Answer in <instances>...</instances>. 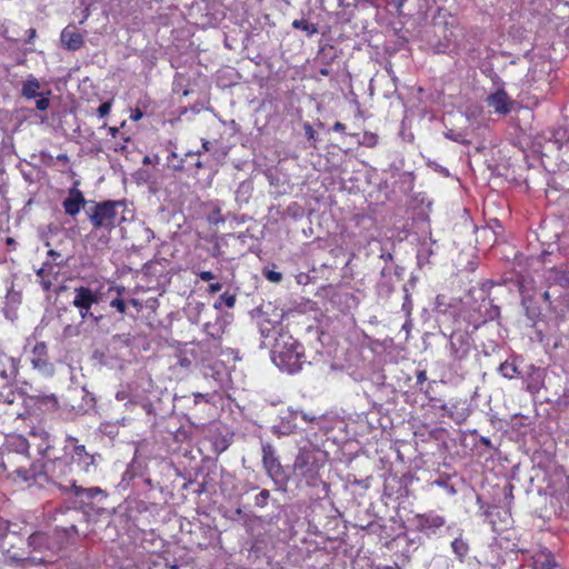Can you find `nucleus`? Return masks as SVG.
I'll use <instances>...</instances> for the list:
<instances>
[{"label":"nucleus","instance_id":"obj_1","mask_svg":"<svg viewBox=\"0 0 569 569\" xmlns=\"http://www.w3.org/2000/svg\"><path fill=\"white\" fill-rule=\"evenodd\" d=\"M61 456H54L47 467L49 479L64 492H72L76 497H86L88 500L104 495L99 487L82 488L77 485L76 472H89L96 463V456L90 453L78 438L68 436Z\"/></svg>","mask_w":569,"mask_h":569},{"label":"nucleus","instance_id":"obj_2","mask_svg":"<svg viewBox=\"0 0 569 569\" xmlns=\"http://www.w3.org/2000/svg\"><path fill=\"white\" fill-rule=\"evenodd\" d=\"M47 462L31 460L29 442L26 436L9 433L2 445L1 467L14 483L31 485L41 476H48Z\"/></svg>","mask_w":569,"mask_h":569},{"label":"nucleus","instance_id":"obj_3","mask_svg":"<svg viewBox=\"0 0 569 569\" xmlns=\"http://www.w3.org/2000/svg\"><path fill=\"white\" fill-rule=\"evenodd\" d=\"M272 361L281 370L296 373L306 361L305 348L293 337L281 335L273 346Z\"/></svg>","mask_w":569,"mask_h":569},{"label":"nucleus","instance_id":"obj_4","mask_svg":"<svg viewBox=\"0 0 569 569\" xmlns=\"http://www.w3.org/2000/svg\"><path fill=\"white\" fill-rule=\"evenodd\" d=\"M126 208L122 200H104L94 203L89 221L94 230H103L110 233L117 226L124 221V217L120 216L118 209Z\"/></svg>","mask_w":569,"mask_h":569},{"label":"nucleus","instance_id":"obj_5","mask_svg":"<svg viewBox=\"0 0 569 569\" xmlns=\"http://www.w3.org/2000/svg\"><path fill=\"white\" fill-rule=\"evenodd\" d=\"M323 462L317 451L308 448L299 450L293 461V472L306 481L309 487H317L321 481L320 469Z\"/></svg>","mask_w":569,"mask_h":569},{"label":"nucleus","instance_id":"obj_6","mask_svg":"<svg viewBox=\"0 0 569 569\" xmlns=\"http://www.w3.org/2000/svg\"><path fill=\"white\" fill-rule=\"evenodd\" d=\"M262 466L269 478L276 486L283 487L288 482L286 471L276 453L273 446L269 442L262 443Z\"/></svg>","mask_w":569,"mask_h":569},{"label":"nucleus","instance_id":"obj_7","mask_svg":"<svg viewBox=\"0 0 569 569\" xmlns=\"http://www.w3.org/2000/svg\"><path fill=\"white\" fill-rule=\"evenodd\" d=\"M100 297L91 288L80 286L73 290L72 306L78 309L82 320L92 319L98 322L100 317H96L91 312L93 305L99 303Z\"/></svg>","mask_w":569,"mask_h":569},{"label":"nucleus","instance_id":"obj_8","mask_svg":"<svg viewBox=\"0 0 569 569\" xmlns=\"http://www.w3.org/2000/svg\"><path fill=\"white\" fill-rule=\"evenodd\" d=\"M26 412L29 416H40L49 412H54L59 408V400L54 393L39 392L36 395H28L23 399Z\"/></svg>","mask_w":569,"mask_h":569},{"label":"nucleus","instance_id":"obj_9","mask_svg":"<svg viewBox=\"0 0 569 569\" xmlns=\"http://www.w3.org/2000/svg\"><path fill=\"white\" fill-rule=\"evenodd\" d=\"M27 439L29 442V449L36 448L39 456L43 458H50V451L53 449L50 433L42 426H36L29 429L27 432Z\"/></svg>","mask_w":569,"mask_h":569},{"label":"nucleus","instance_id":"obj_10","mask_svg":"<svg viewBox=\"0 0 569 569\" xmlns=\"http://www.w3.org/2000/svg\"><path fill=\"white\" fill-rule=\"evenodd\" d=\"M472 338L467 331L456 330L450 335V356L455 361L465 360L472 348Z\"/></svg>","mask_w":569,"mask_h":569},{"label":"nucleus","instance_id":"obj_11","mask_svg":"<svg viewBox=\"0 0 569 569\" xmlns=\"http://www.w3.org/2000/svg\"><path fill=\"white\" fill-rule=\"evenodd\" d=\"M31 365L43 375L53 373V365L49 360L48 347L44 342H37L31 351Z\"/></svg>","mask_w":569,"mask_h":569},{"label":"nucleus","instance_id":"obj_12","mask_svg":"<svg viewBox=\"0 0 569 569\" xmlns=\"http://www.w3.org/2000/svg\"><path fill=\"white\" fill-rule=\"evenodd\" d=\"M19 372V360L0 348V386H11Z\"/></svg>","mask_w":569,"mask_h":569},{"label":"nucleus","instance_id":"obj_13","mask_svg":"<svg viewBox=\"0 0 569 569\" xmlns=\"http://www.w3.org/2000/svg\"><path fill=\"white\" fill-rule=\"evenodd\" d=\"M79 182L74 183V187L68 190V196L62 202L66 214L76 217L86 204V199L81 190L77 188Z\"/></svg>","mask_w":569,"mask_h":569},{"label":"nucleus","instance_id":"obj_14","mask_svg":"<svg viewBox=\"0 0 569 569\" xmlns=\"http://www.w3.org/2000/svg\"><path fill=\"white\" fill-rule=\"evenodd\" d=\"M438 408L456 422L465 421L470 415L467 400L465 399H455L440 405Z\"/></svg>","mask_w":569,"mask_h":569},{"label":"nucleus","instance_id":"obj_15","mask_svg":"<svg viewBox=\"0 0 569 569\" xmlns=\"http://www.w3.org/2000/svg\"><path fill=\"white\" fill-rule=\"evenodd\" d=\"M60 41L66 49L71 51H77L81 49L84 44L83 34L80 33L77 27L73 24L67 26L61 31Z\"/></svg>","mask_w":569,"mask_h":569},{"label":"nucleus","instance_id":"obj_16","mask_svg":"<svg viewBox=\"0 0 569 569\" xmlns=\"http://www.w3.org/2000/svg\"><path fill=\"white\" fill-rule=\"evenodd\" d=\"M487 101L488 106L493 108L496 113L507 114L511 111L512 101L508 93L502 89L491 93Z\"/></svg>","mask_w":569,"mask_h":569},{"label":"nucleus","instance_id":"obj_17","mask_svg":"<svg viewBox=\"0 0 569 569\" xmlns=\"http://www.w3.org/2000/svg\"><path fill=\"white\" fill-rule=\"evenodd\" d=\"M536 569H562L556 561L553 553L548 549H540L533 556Z\"/></svg>","mask_w":569,"mask_h":569},{"label":"nucleus","instance_id":"obj_18","mask_svg":"<svg viewBox=\"0 0 569 569\" xmlns=\"http://www.w3.org/2000/svg\"><path fill=\"white\" fill-rule=\"evenodd\" d=\"M418 520L423 529H439L446 523L442 516L432 512L419 516Z\"/></svg>","mask_w":569,"mask_h":569},{"label":"nucleus","instance_id":"obj_19","mask_svg":"<svg viewBox=\"0 0 569 569\" xmlns=\"http://www.w3.org/2000/svg\"><path fill=\"white\" fill-rule=\"evenodd\" d=\"M111 291H116L117 297H114L110 300L109 306L111 308L116 309L120 315L123 316L127 312V302L123 299V293L126 292V288L122 286L110 287L108 289V292H111Z\"/></svg>","mask_w":569,"mask_h":569},{"label":"nucleus","instance_id":"obj_20","mask_svg":"<svg viewBox=\"0 0 569 569\" xmlns=\"http://www.w3.org/2000/svg\"><path fill=\"white\" fill-rule=\"evenodd\" d=\"M39 90H40L39 80L34 77H30L27 81L23 82L22 89H21V94H22V97H24L27 99H32V98H37L38 96H40Z\"/></svg>","mask_w":569,"mask_h":569},{"label":"nucleus","instance_id":"obj_21","mask_svg":"<svg viewBox=\"0 0 569 569\" xmlns=\"http://www.w3.org/2000/svg\"><path fill=\"white\" fill-rule=\"evenodd\" d=\"M291 26L296 30L303 31L308 38H311L319 32L318 24L310 22L307 19H296L292 21Z\"/></svg>","mask_w":569,"mask_h":569},{"label":"nucleus","instance_id":"obj_22","mask_svg":"<svg viewBox=\"0 0 569 569\" xmlns=\"http://www.w3.org/2000/svg\"><path fill=\"white\" fill-rule=\"evenodd\" d=\"M204 331L214 340H221L223 335L222 322L218 319L213 323L207 322L204 325Z\"/></svg>","mask_w":569,"mask_h":569},{"label":"nucleus","instance_id":"obj_23","mask_svg":"<svg viewBox=\"0 0 569 569\" xmlns=\"http://www.w3.org/2000/svg\"><path fill=\"white\" fill-rule=\"evenodd\" d=\"M499 373L507 378L513 379L519 375L518 367L513 362L505 361L498 368Z\"/></svg>","mask_w":569,"mask_h":569},{"label":"nucleus","instance_id":"obj_24","mask_svg":"<svg viewBox=\"0 0 569 569\" xmlns=\"http://www.w3.org/2000/svg\"><path fill=\"white\" fill-rule=\"evenodd\" d=\"M16 393L11 386H0V402L12 403L14 402Z\"/></svg>","mask_w":569,"mask_h":569},{"label":"nucleus","instance_id":"obj_25","mask_svg":"<svg viewBox=\"0 0 569 569\" xmlns=\"http://www.w3.org/2000/svg\"><path fill=\"white\" fill-rule=\"evenodd\" d=\"M452 40L450 37L445 36L443 40H439L437 43L433 44V51L437 54H443L449 52L451 47Z\"/></svg>","mask_w":569,"mask_h":569},{"label":"nucleus","instance_id":"obj_26","mask_svg":"<svg viewBox=\"0 0 569 569\" xmlns=\"http://www.w3.org/2000/svg\"><path fill=\"white\" fill-rule=\"evenodd\" d=\"M207 221L212 226H218L219 223L224 222V218L222 217L221 209L216 207L207 216Z\"/></svg>","mask_w":569,"mask_h":569},{"label":"nucleus","instance_id":"obj_27","mask_svg":"<svg viewBox=\"0 0 569 569\" xmlns=\"http://www.w3.org/2000/svg\"><path fill=\"white\" fill-rule=\"evenodd\" d=\"M270 499V491L268 489H262L256 497H254V505L257 507L263 508L268 505V501Z\"/></svg>","mask_w":569,"mask_h":569},{"label":"nucleus","instance_id":"obj_28","mask_svg":"<svg viewBox=\"0 0 569 569\" xmlns=\"http://www.w3.org/2000/svg\"><path fill=\"white\" fill-rule=\"evenodd\" d=\"M451 547L460 558L465 557L468 552V546L461 539H455Z\"/></svg>","mask_w":569,"mask_h":569},{"label":"nucleus","instance_id":"obj_29","mask_svg":"<svg viewBox=\"0 0 569 569\" xmlns=\"http://www.w3.org/2000/svg\"><path fill=\"white\" fill-rule=\"evenodd\" d=\"M360 143L366 147L373 148L378 143V136L373 132L366 131L363 133V139Z\"/></svg>","mask_w":569,"mask_h":569},{"label":"nucleus","instance_id":"obj_30","mask_svg":"<svg viewBox=\"0 0 569 569\" xmlns=\"http://www.w3.org/2000/svg\"><path fill=\"white\" fill-rule=\"evenodd\" d=\"M111 107H112V100H108V101L101 103L99 106V108L97 109V114L100 118H104L106 116H108L110 113Z\"/></svg>","mask_w":569,"mask_h":569},{"label":"nucleus","instance_id":"obj_31","mask_svg":"<svg viewBox=\"0 0 569 569\" xmlns=\"http://www.w3.org/2000/svg\"><path fill=\"white\" fill-rule=\"evenodd\" d=\"M48 256L51 258V261H49L51 263V266H61L63 263V260H62V257H61V253L53 250V249H50L48 251Z\"/></svg>","mask_w":569,"mask_h":569},{"label":"nucleus","instance_id":"obj_32","mask_svg":"<svg viewBox=\"0 0 569 569\" xmlns=\"http://www.w3.org/2000/svg\"><path fill=\"white\" fill-rule=\"evenodd\" d=\"M219 299L228 308H233L236 305V296L229 292L222 293Z\"/></svg>","mask_w":569,"mask_h":569},{"label":"nucleus","instance_id":"obj_33","mask_svg":"<svg viewBox=\"0 0 569 569\" xmlns=\"http://www.w3.org/2000/svg\"><path fill=\"white\" fill-rule=\"evenodd\" d=\"M210 149H211V142L207 139H201V150H198L196 152L190 151L187 153V157L200 156L202 152L210 151Z\"/></svg>","mask_w":569,"mask_h":569},{"label":"nucleus","instance_id":"obj_34","mask_svg":"<svg viewBox=\"0 0 569 569\" xmlns=\"http://www.w3.org/2000/svg\"><path fill=\"white\" fill-rule=\"evenodd\" d=\"M53 267L50 262H44L43 266L38 270L37 274L39 278H48L52 273Z\"/></svg>","mask_w":569,"mask_h":569},{"label":"nucleus","instance_id":"obj_35","mask_svg":"<svg viewBox=\"0 0 569 569\" xmlns=\"http://www.w3.org/2000/svg\"><path fill=\"white\" fill-rule=\"evenodd\" d=\"M50 106V100L48 97L40 94V98L36 101V107L40 111H46Z\"/></svg>","mask_w":569,"mask_h":569},{"label":"nucleus","instance_id":"obj_36","mask_svg":"<svg viewBox=\"0 0 569 569\" xmlns=\"http://www.w3.org/2000/svg\"><path fill=\"white\" fill-rule=\"evenodd\" d=\"M264 276L271 282H280L282 280V274L274 270L266 271Z\"/></svg>","mask_w":569,"mask_h":569},{"label":"nucleus","instance_id":"obj_37","mask_svg":"<svg viewBox=\"0 0 569 569\" xmlns=\"http://www.w3.org/2000/svg\"><path fill=\"white\" fill-rule=\"evenodd\" d=\"M305 133L308 140H315L316 139V131L313 130L312 126L309 122H306L303 124Z\"/></svg>","mask_w":569,"mask_h":569},{"label":"nucleus","instance_id":"obj_38","mask_svg":"<svg viewBox=\"0 0 569 569\" xmlns=\"http://www.w3.org/2000/svg\"><path fill=\"white\" fill-rule=\"evenodd\" d=\"M143 118V111L140 108H134L131 110L130 119L132 121H139Z\"/></svg>","mask_w":569,"mask_h":569},{"label":"nucleus","instance_id":"obj_39","mask_svg":"<svg viewBox=\"0 0 569 569\" xmlns=\"http://www.w3.org/2000/svg\"><path fill=\"white\" fill-rule=\"evenodd\" d=\"M198 276L203 281H210L216 278V276L211 271H201L198 273Z\"/></svg>","mask_w":569,"mask_h":569},{"label":"nucleus","instance_id":"obj_40","mask_svg":"<svg viewBox=\"0 0 569 569\" xmlns=\"http://www.w3.org/2000/svg\"><path fill=\"white\" fill-rule=\"evenodd\" d=\"M221 288H222V284L220 282L210 283L208 287V292L216 293V292L220 291Z\"/></svg>","mask_w":569,"mask_h":569},{"label":"nucleus","instance_id":"obj_41","mask_svg":"<svg viewBox=\"0 0 569 569\" xmlns=\"http://www.w3.org/2000/svg\"><path fill=\"white\" fill-rule=\"evenodd\" d=\"M332 130L337 131V132H345L346 131V126L342 122L337 121L333 124Z\"/></svg>","mask_w":569,"mask_h":569},{"label":"nucleus","instance_id":"obj_42","mask_svg":"<svg viewBox=\"0 0 569 569\" xmlns=\"http://www.w3.org/2000/svg\"><path fill=\"white\" fill-rule=\"evenodd\" d=\"M41 286L44 290H50L52 286V281L48 278L41 279Z\"/></svg>","mask_w":569,"mask_h":569},{"label":"nucleus","instance_id":"obj_43","mask_svg":"<svg viewBox=\"0 0 569 569\" xmlns=\"http://www.w3.org/2000/svg\"><path fill=\"white\" fill-rule=\"evenodd\" d=\"M57 160L59 162H62L63 164H68L70 162V159L67 153H60L57 156Z\"/></svg>","mask_w":569,"mask_h":569},{"label":"nucleus","instance_id":"obj_44","mask_svg":"<svg viewBox=\"0 0 569 569\" xmlns=\"http://www.w3.org/2000/svg\"><path fill=\"white\" fill-rule=\"evenodd\" d=\"M108 133L112 137V138H116L119 133V129L117 127H108Z\"/></svg>","mask_w":569,"mask_h":569},{"label":"nucleus","instance_id":"obj_45","mask_svg":"<svg viewBox=\"0 0 569 569\" xmlns=\"http://www.w3.org/2000/svg\"><path fill=\"white\" fill-rule=\"evenodd\" d=\"M427 379L426 371H419L417 375L418 382L422 383Z\"/></svg>","mask_w":569,"mask_h":569},{"label":"nucleus","instance_id":"obj_46","mask_svg":"<svg viewBox=\"0 0 569 569\" xmlns=\"http://www.w3.org/2000/svg\"><path fill=\"white\" fill-rule=\"evenodd\" d=\"M447 137H448L449 139H451V140L456 141V142L466 143V141H465V140H461V139H460V134H456V136H453V134H447Z\"/></svg>","mask_w":569,"mask_h":569},{"label":"nucleus","instance_id":"obj_47","mask_svg":"<svg viewBox=\"0 0 569 569\" xmlns=\"http://www.w3.org/2000/svg\"><path fill=\"white\" fill-rule=\"evenodd\" d=\"M542 299H543L546 302L551 303V296H550L549 291H545V292L542 293Z\"/></svg>","mask_w":569,"mask_h":569},{"label":"nucleus","instance_id":"obj_48","mask_svg":"<svg viewBox=\"0 0 569 569\" xmlns=\"http://www.w3.org/2000/svg\"><path fill=\"white\" fill-rule=\"evenodd\" d=\"M129 303L136 308H140L141 307V303L139 302V300L132 298L129 300Z\"/></svg>","mask_w":569,"mask_h":569},{"label":"nucleus","instance_id":"obj_49","mask_svg":"<svg viewBox=\"0 0 569 569\" xmlns=\"http://www.w3.org/2000/svg\"><path fill=\"white\" fill-rule=\"evenodd\" d=\"M199 400H206L207 401V398L202 393H194V401L198 402Z\"/></svg>","mask_w":569,"mask_h":569},{"label":"nucleus","instance_id":"obj_50","mask_svg":"<svg viewBox=\"0 0 569 569\" xmlns=\"http://www.w3.org/2000/svg\"><path fill=\"white\" fill-rule=\"evenodd\" d=\"M319 72H320V74H321V76H325V77H328V76H329V73H330V72H329V70H328L327 68H322V69H320V71H319Z\"/></svg>","mask_w":569,"mask_h":569},{"label":"nucleus","instance_id":"obj_51","mask_svg":"<svg viewBox=\"0 0 569 569\" xmlns=\"http://www.w3.org/2000/svg\"><path fill=\"white\" fill-rule=\"evenodd\" d=\"M194 166L197 169H201L203 167L202 162L199 160L194 163Z\"/></svg>","mask_w":569,"mask_h":569},{"label":"nucleus","instance_id":"obj_52","mask_svg":"<svg viewBox=\"0 0 569 569\" xmlns=\"http://www.w3.org/2000/svg\"><path fill=\"white\" fill-rule=\"evenodd\" d=\"M124 148H126V144H124V143H122L121 146L116 147V148H114V150H116V151H118V150H124Z\"/></svg>","mask_w":569,"mask_h":569},{"label":"nucleus","instance_id":"obj_53","mask_svg":"<svg viewBox=\"0 0 569 569\" xmlns=\"http://www.w3.org/2000/svg\"><path fill=\"white\" fill-rule=\"evenodd\" d=\"M30 31H31V32H30V36H34L36 30H34V29H31Z\"/></svg>","mask_w":569,"mask_h":569},{"label":"nucleus","instance_id":"obj_54","mask_svg":"<svg viewBox=\"0 0 569 569\" xmlns=\"http://www.w3.org/2000/svg\"><path fill=\"white\" fill-rule=\"evenodd\" d=\"M13 240L11 238H8V243L12 244Z\"/></svg>","mask_w":569,"mask_h":569},{"label":"nucleus","instance_id":"obj_55","mask_svg":"<svg viewBox=\"0 0 569 569\" xmlns=\"http://www.w3.org/2000/svg\"><path fill=\"white\" fill-rule=\"evenodd\" d=\"M129 140V138H123V142H128Z\"/></svg>","mask_w":569,"mask_h":569},{"label":"nucleus","instance_id":"obj_56","mask_svg":"<svg viewBox=\"0 0 569 569\" xmlns=\"http://www.w3.org/2000/svg\"><path fill=\"white\" fill-rule=\"evenodd\" d=\"M391 258V253H388V256H386V259H390Z\"/></svg>","mask_w":569,"mask_h":569},{"label":"nucleus","instance_id":"obj_57","mask_svg":"<svg viewBox=\"0 0 569 569\" xmlns=\"http://www.w3.org/2000/svg\"><path fill=\"white\" fill-rule=\"evenodd\" d=\"M391 258V253H388V256H386V259H390Z\"/></svg>","mask_w":569,"mask_h":569}]
</instances>
